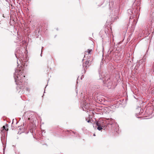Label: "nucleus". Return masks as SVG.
Returning a JSON list of instances; mask_svg holds the SVG:
<instances>
[{"mask_svg":"<svg viewBox=\"0 0 154 154\" xmlns=\"http://www.w3.org/2000/svg\"><path fill=\"white\" fill-rule=\"evenodd\" d=\"M23 71L21 69L19 70L16 69L15 72L14 74V77L15 80V82L17 85H19V87L20 89L25 90L29 92V89L28 87H24L23 88V79L25 77V76L23 74Z\"/></svg>","mask_w":154,"mask_h":154,"instance_id":"f257e3e1","label":"nucleus"},{"mask_svg":"<svg viewBox=\"0 0 154 154\" xmlns=\"http://www.w3.org/2000/svg\"><path fill=\"white\" fill-rule=\"evenodd\" d=\"M28 120L33 125L36 121V114L32 112L28 111L25 112L24 115Z\"/></svg>","mask_w":154,"mask_h":154,"instance_id":"f03ea898","label":"nucleus"},{"mask_svg":"<svg viewBox=\"0 0 154 154\" xmlns=\"http://www.w3.org/2000/svg\"><path fill=\"white\" fill-rule=\"evenodd\" d=\"M15 55L17 58L19 59L21 65L24 66L25 65V62H27L28 60L27 58H25V57H24L23 53L18 48H17L15 52Z\"/></svg>","mask_w":154,"mask_h":154,"instance_id":"7ed1b4c3","label":"nucleus"},{"mask_svg":"<svg viewBox=\"0 0 154 154\" xmlns=\"http://www.w3.org/2000/svg\"><path fill=\"white\" fill-rule=\"evenodd\" d=\"M96 125L97 127V129L100 131L106 126V121L102 119H99L96 122Z\"/></svg>","mask_w":154,"mask_h":154,"instance_id":"20e7f679","label":"nucleus"},{"mask_svg":"<svg viewBox=\"0 0 154 154\" xmlns=\"http://www.w3.org/2000/svg\"><path fill=\"white\" fill-rule=\"evenodd\" d=\"M137 7L136 8H135L133 9H130L128 10V12L130 15L129 16H130V19L133 18L134 16H137L138 14L139 15V14L137 10Z\"/></svg>","mask_w":154,"mask_h":154,"instance_id":"39448f33","label":"nucleus"},{"mask_svg":"<svg viewBox=\"0 0 154 154\" xmlns=\"http://www.w3.org/2000/svg\"><path fill=\"white\" fill-rule=\"evenodd\" d=\"M104 74L103 73H102L101 74V76L102 77V79L103 80V83L105 85L109 88H111V86L112 85V82L111 80L108 77H106L105 76H104L103 78L102 77V75Z\"/></svg>","mask_w":154,"mask_h":154,"instance_id":"423d86ee","label":"nucleus"},{"mask_svg":"<svg viewBox=\"0 0 154 154\" xmlns=\"http://www.w3.org/2000/svg\"><path fill=\"white\" fill-rule=\"evenodd\" d=\"M106 126L108 127H109V125H111V127L112 128L116 127L118 128V126L117 124L115 122L114 119H107L106 121Z\"/></svg>","mask_w":154,"mask_h":154,"instance_id":"0eeeda50","label":"nucleus"},{"mask_svg":"<svg viewBox=\"0 0 154 154\" xmlns=\"http://www.w3.org/2000/svg\"><path fill=\"white\" fill-rule=\"evenodd\" d=\"M89 107V104L87 103L86 102H84L83 104V106L82 107V109L84 111H86V109H88Z\"/></svg>","mask_w":154,"mask_h":154,"instance_id":"6e6552de","label":"nucleus"},{"mask_svg":"<svg viewBox=\"0 0 154 154\" xmlns=\"http://www.w3.org/2000/svg\"><path fill=\"white\" fill-rule=\"evenodd\" d=\"M89 66V61H86L85 63H83V67L84 68V69L85 71V68H87Z\"/></svg>","mask_w":154,"mask_h":154,"instance_id":"1a4fd4ad","label":"nucleus"},{"mask_svg":"<svg viewBox=\"0 0 154 154\" xmlns=\"http://www.w3.org/2000/svg\"><path fill=\"white\" fill-rule=\"evenodd\" d=\"M141 0H136L134 4L136 5L137 7L139 6L140 4Z\"/></svg>","mask_w":154,"mask_h":154,"instance_id":"9d476101","label":"nucleus"},{"mask_svg":"<svg viewBox=\"0 0 154 154\" xmlns=\"http://www.w3.org/2000/svg\"><path fill=\"white\" fill-rule=\"evenodd\" d=\"M137 110L139 111L140 110V112L139 113H138V114L140 115L142 114V113L143 112V109L142 108H141L140 107H139L137 108Z\"/></svg>","mask_w":154,"mask_h":154,"instance_id":"9b49d317","label":"nucleus"},{"mask_svg":"<svg viewBox=\"0 0 154 154\" xmlns=\"http://www.w3.org/2000/svg\"><path fill=\"white\" fill-rule=\"evenodd\" d=\"M121 57L118 56V55H116L115 56V59L116 61L119 60H121Z\"/></svg>","mask_w":154,"mask_h":154,"instance_id":"f8f14e48","label":"nucleus"},{"mask_svg":"<svg viewBox=\"0 0 154 154\" xmlns=\"http://www.w3.org/2000/svg\"><path fill=\"white\" fill-rule=\"evenodd\" d=\"M6 126L7 127H8L7 125H6ZM2 128H3L2 129L3 130H5V131H8V128H6L5 126H3Z\"/></svg>","mask_w":154,"mask_h":154,"instance_id":"ddd939ff","label":"nucleus"},{"mask_svg":"<svg viewBox=\"0 0 154 154\" xmlns=\"http://www.w3.org/2000/svg\"><path fill=\"white\" fill-rule=\"evenodd\" d=\"M114 49V46L113 45H112L111 46V48H110V49H109V51H110V52H111V51L112 50H113Z\"/></svg>","mask_w":154,"mask_h":154,"instance_id":"4468645a","label":"nucleus"},{"mask_svg":"<svg viewBox=\"0 0 154 154\" xmlns=\"http://www.w3.org/2000/svg\"><path fill=\"white\" fill-rule=\"evenodd\" d=\"M65 132H66V133H66V134H67L68 133H70V134H71L72 133H73V132L72 131H69V130H66V131H65Z\"/></svg>","mask_w":154,"mask_h":154,"instance_id":"2eb2a0df","label":"nucleus"},{"mask_svg":"<svg viewBox=\"0 0 154 154\" xmlns=\"http://www.w3.org/2000/svg\"><path fill=\"white\" fill-rule=\"evenodd\" d=\"M150 2L152 5H153V6H154V0H150Z\"/></svg>","mask_w":154,"mask_h":154,"instance_id":"dca6fc26","label":"nucleus"},{"mask_svg":"<svg viewBox=\"0 0 154 154\" xmlns=\"http://www.w3.org/2000/svg\"><path fill=\"white\" fill-rule=\"evenodd\" d=\"M88 51H87V53L88 52V54H89L91 53V52L92 51V50L91 49L88 50Z\"/></svg>","mask_w":154,"mask_h":154,"instance_id":"f3484780","label":"nucleus"},{"mask_svg":"<svg viewBox=\"0 0 154 154\" xmlns=\"http://www.w3.org/2000/svg\"><path fill=\"white\" fill-rule=\"evenodd\" d=\"M5 138V137L4 136H3V137H1V140H2V142L3 143V141H2V140L3 139H4Z\"/></svg>","mask_w":154,"mask_h":154,"instance_id":"a211bd4d","label":"nucleus"},{"mask_svg":"<svg viewBox=\"0 0 154 154\" xmlns=\"http://www.w3.org/2000/svg\"><path fill=\"white\" fill-rule=\"evenodd\" d=\"M119 17L118 16H116L115 17L114 19H115L116 20H117V19H118Z\"/></svg>","mask_w":154,"mask_h":154,"instance_id":"6ab92c4d","label":"nucleus"},{"mask_svg":"<svg viewBox=\"0 0 154 154\" xmlns=\"http://www.w3.org/2000/svg\"><path fill=\"white\" fill-rule=\"evenodd\" d=\"M90 121H90V120H88V121H87V122H88L89 123V122H90Z\"/></svg>","mask_w":154,"mask_h":154,"instance_id":"aec40b11","label":"nucleus"},{"mask_svg":"<svg viewBox=\"0 0 154 154\" xmlns=\"http://www.w3.org/2000/svg\"><path fill=\"white\" fill-rule=\"evenodd\" d=\"M43 47H42V51H41V53H42V49H43Z\"/></svg>","mask_w":154,"mask_h":154,"instance_id":"412c9836","label":"nucleus"},{"mask_svg":"<svg viewBox=\"0 0 154 154\" xmlns=\"http://www.w3.org/2000/svg\"><path fill=\"white\" fill-rule=\"evenodd\" d=\"M136 116H137V118H140V117H139L138 116H137V115H136Z\"/></svg>","mask_w":154,"mask_h":154,"instance_id":"4be33fe9","label":"nucleus"},{"mask_svg":"<svg viewBox=\"0 0 154 154\" xmlns=\"http://www.w3.org/2000/svg\"><path fill=\"white\" fill-rule=\"evenodd\" d=\"M83 75H82V76L81 78V79H82V77H83Z\"/></svg>","mask_w":154,"mask_h":154,"instance_id":"5701e85b","label":"nucleus"},{"mask_svg":"<svg viewBox=\"0 0 154 154\" xmlns=\"http://www.w3.org/2000/svg\"><path fill=\"white\" fill-rule=\"evenodd\" d=\"M76 134V132H75V133H74V134Z\"/></svg>","mask_w":154,"mask_h":154,"instance_id":"b1692460","label":"nucleus"},{"mask_svg":"<svg viewBox=\"0 0 154 154\" xmlns=\"http://www.w3.org/2000/svg\"><path fill=\"white\" fill-rule=\"evenodd\" d=\"M17 63L19 65L18 61H17Z\"/></svg>","mask_w":154,"mask_h":154,"instance_id":"393cba45","label":"nucleus"},{"mask_svg":"<svg viewBox=\"0 0 154 154\" xmlns=\"http://www.w3.org/2000/svg\"><path fill=\"white\" fill-rule=\"evenodd\" d=\"M94 136H95V134H94Z\"/></svg>","mask_w":154,"mask_h":154,"instance_id":"a878e982","label":"nucleus"},{"mask_svg":"<svg viewBox=\"0 0 154 154\" xmlns=\"http://www.w3.org/2000/svg\"><path fill=\"white\" fill-rule=\"evenodd\" d=\"M41 56H42V53L41 54Z\"/></svg>","mask_w":154,"mask_h":154,"instance_id":"bb28decb","label":"nucleus"},{"mask_svg":"<svg viewBox=\"0 0 154 154\" xmlns=\"http://www.w3.org/2000/svg\"><path fill=\"white\" fill-rule=\"evenodd\" d=\"M30 132H31V130H30Z\"/></svg>","mask_w":154,"mask_h":154,"instance_id":"cd10ccee","label":"nucleus"}]
</instances>
